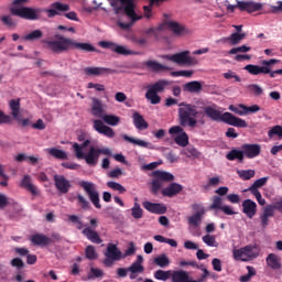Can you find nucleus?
I'll return each instance as SVG.
<instances>
[{
	"mask_svg": "<svg viewBox=\"0 0 282 282\" xmlns=\"http://www.w3.org/2000/svg\"><path fill=\"white\" fill-rule=\"evenodd\" d=\"M178 124L169 129L170 135H176L174 138L175 144L178 147H188V134L184 131L182 127H191V129H195L197 127V116L199 111H197V106L193 104L181 102L178 105Z\"/></svg>",
	"mask_w": 282,
	"mask_h": 282,
	"instance_id": "1",
	"label": "nucleus"
},
{
	"mask_svg": "<svg viewBox=\"0 0 282 282\" xmlns=\"http://www.w3.org/2000/svg\"><path fill=\"white\" fill-rule=\"evenodd\" d=\"M45 45L53 54H63L70 50H80V52H100L96 46L89 43L76 42L72 37H65L62 34H55L54 40L45 41Z\"/></svg>",
	"mask_w": 282,
	"mask_h": 282,
	"instance_id": "2",
	"label": "nucleus"
},
{
	"mask_svg": "<svg viewBox=\"0 0 282 282\" xmlns=\"http://www.w3.org/2000/svg\"><path fill=\"white\" fill-rule=\"evenodd\" d=\"M23 3H28V0H14L10 8V14L25 21H41L43 19V8L23 7Z\"/></svg>",
	"mask_w": 282,
	"mask_h": 282,
	"instance_id": "3",
	"label": "nucleus"
},
{
	"mask_svg": "<svg viewBox=\"0 0 282 282\" xmlns=\"http://www.w3.org/2000/svg\"><path fill=\"white\" fill-rule=\"evenodd\" d=\"M204 113L207 116V118L214 120V122H225V124H229L230 127H238L239 129H246L248 127V122H246V120L236 117L230 112L221 113V111L210 106L204 108Z\"/></svg>",
	"mask_w": 282,
	"mask_h": 282,
	"instance_id": "4",
	"label": "nucleus"
},
{
	"mask_svg": "<svg viewBox=\"0 0 282 282\" xmlns=\"http://www.w3.org/2000/svg\"><path fill=\"white\" fill-rule=\"evenodd\" d=\"M110 6L113 9L115 14L123 12L128 19L132 20V22L142 20V15L135 13V0H112Z\"/></svg>",
	"mask_w": 282,
	"mask_h": 282,
	"instance_id": "5",
	"label": "nucleus"
},
{
	"mask_svg": "<svg viewBox=\"0 0 282 282\" xmlns=\"http://www.w3.org/2000/svg\"><path fill=\"white\" fill-rule=\"evenodd\" d=\"M91 113L95 118H100L110 127H118L120 124V117L116 115H106L105 108H102V101L98 98H93Z\"/></svg>",
	"mask_w": 282,
	"mask_h": 282,
	"instance_id": "6",
	"label": "nucleus"
},
{
	"mask_svg": "<svg viewBox=\"0 0 282 282\" xmlns=\"http://www.w3.org/2000/svg\"><path fill=\"white\" fill-rule=\"evenodd\" d=\"M171 85L167 79H160L148 87L145 93V98L151 102V105H160L162 102V97L158 94H162Z\"/></svg>",
	"mask_w": 282,
	"mask_h": 282,
	"instance_id": "7",
	"label": "nucleus"
},
{
	"mask_svg": "<svg viewBox=\"0 0 282 282\" xmlns=\"http://www.w3.org/2000/svg\"><path fill=\"white\" fill-rule=\"evenodd\" d=\"M166 29L171 30V32H173V34H175L176 36H186V34H191V30H188L183 24H180L178 22H175V21H165L158 28H154V32L152 33V36H154V39H160V32Z\"/></svg>",
	"mask_w": 282,
	"mask_h": 282,
	"instance_id": "8",
	"label": "nucleus"
},
{
	"mask_svg": "<svg viewBox=\"0 0 282 282\" xmlns=\"http://www.w3.org/2000/svg\"><path fill=\"white\" fill-rule=\"evenodd\" d=\"M161 58L172 61V63H176V65L186 67H193V65L199 63L196 57L191 56V51H183L173 55H162Z\"/></svg>",
	"mask_w": 282,
	"mask_h": 282,
	"instance_id": "9",
	"label": "nucleus"
},
{
	"mask_svg": "<svg viewBox=\"0 0 282 282\" xmlns=\"http://www.w3.org/2000/svg\"><path fill=\"white\" fill-rule=\"evenodd\" d=\"M237 8L240 10V12H248L249 14H252V12H259V10H262L263 4L260 2L237 0V4L227 6L228 12H235Z\"/></svg>",
	"mask_w": 282,
	"mask_h": 282,
	"instance_id": "10",
	"label": "nucleus"
},
{
	"mask_svg": "<svg viewBox=\"0 0 282 282\" xmlns=\"http://www.w3.org/2000/svg\"><path fill=\"white\" fill-rule=\"evenodd\" d=\"M105 257L106 259H104L102 263L106 268H111L116 261H121V259H123L122 251H120L115 243H108Z\"/></svg>",
	"mask_w": 282,
	"mask_h": 282,
	"instance_id": "11",
	"label": "nucleus"
},
{
	"mask_svg": "<svg viewBox=\"0 0 282 282\" xmlns=\"http://www.w3.org/2000/svg\"><path fill=\"white\" fill-rule=\"evenodd\" d=\"M79 186L85 191V193L88 195L93 206L95 208H102V205H100V194H98V191L96 189V184L87 182V181H80Z\"/></svg>",
	"mask_w": 282,
	"mask_h": 282,
	"instance_id": "12",
	"label": "nucleus"
},
{
	"mask_svg": "<svg viewBox=\"0 0 282 282\" xmlns=\"http://www.w3.org/2000/svg\"><path fill=\"white\" fill-rule=\"evenodd\" d=\"M99 47H102L104 50H110L111 52H115L120 56H133V55L138 56V54H140L139 52L128 50L123 45L117 44L115 42H109V41H100Z\"/></svg>",
	"mask_w": 282,
	"mask_h": 282,
	"instance_id": "13",
	"label": "nucleus"
},
{
	"mask_svg": "<svg viewBox=\"0 0 282 282\" xmlns=\"http://www.w3.org/2000/svg\"><path fill=\"white\" fill-rule=\"evenodd\" d=\"M101 155H111V150L108 148H90L87 154H84V159L88 166H96L98 159Z\"/></svg>",
	"mask_w": 282,
	"mask_h": 282,
	"instance_id": "14",
	"label": "nucleus"
},
{
	"mask_svg": "<svg viewBox=\"0 0 282 282\" xmlns=\"http://www.w3.org/2000/svg\"><path fill=\"white\" fill-rule=\"evenodd\" d=\"M69 4L62 2H54L51 4V9H43L46 12L48 19H54V17H61L63 12H69Z\"/></svg>",
	"mask_w": 282,
	"mask_h": 282,
	"instance_id": "15",
	"label": "nucleus"
},
{
	"mask_svg": "<svg viewBox=\"0 0 282 282\" xmlns=\"http://www.w3.org/2000/svg\"><path fill=\"white\" fill-rule=\"evenodd\" d=\"M209 210H221L225 215H237V213L232 210L231 206H224V198H221V196H214L212 198Z\"/></svg>",
	"mask_w": 282,
	"mask_h": 282,
	"instance_id": "16",
	"label": "nucleus"
},
{
	"mask_svg": "<svg viewBox=\"0 0 282 282\" xmlns=\"http://www.w3.org/2000/svg\"><path fill=\"white\" fill-rule=\"evenodd\" d=\"M55 188L61 193L62 195H67L69 191L72 189V183L69 180L65 177V175H58L55 174L53 176Z\"/></svg>",
	"mask_w": 282,
	"mask_h": 282,
	"instance_id": "17",
	"label": "nucleus"
},
{
	"mask_svg": "<svg viewBox=\"0 0 282 282\" xmlns=\"http://www.w3.org/2000/svg\"><path fill=\"white\" fill-rule=\"evenodd\" d=\"M242 153L248 160H254L261 155V145L258 143H245L241 145Z\"/></svg>",
	"mask_w": 282,
	"mask_h": 282,
	"instance_id": "18",
	"label": "nucleus"
},
{
	"mask_svg": "<svg viewBox=\"0 0 282 282\" xmlns=\"http://www.w3.org/2000/svg\"><path fill=\"white\" fill-rule=\"evenodd\" d=\"M93 128L95 129V131H97V133L106 135V138L116 137V131H113V128L106 126L100 119L93 120Z\"/></svg>",
	"mask_w": 282,
	"mask_h": 282,
	"instance_id": "19",
	"label": "nucleus"
},
{
	"mask_svg": "<svg viewBox=\"0 0 282 282\" xmlns=\"http://www.w3.org/2000/svg\"><path fill=\"white\" fill-rule=\"evenodd\" d=\"M143 208L148 210V213H152L153 215H165L167 208L162 203H151L145 200L142 203Z\"/></svg>",
	"mask_w": 282,
	"mask_h": 282,
	"instance_id": "20",
	"label": "nucleus"
},
{
	"mask_svg": "<svg viewBox=\"0 0 282 282\" xmlns=\"http://www.w3.org/2000/svg\"><path fill=\"white\" fill-rule=\"evenodd\" d=\"M84 72L86 76H109L116 74L115 69L107 67H86Z\"/></svg>",
	"mask_w": 282,
	"mask_h": 282,
	"instance_id": "21",
	"label": "nucleus"
},
{
	"mask_svg": "<svg viewBox=\"0 0 282 282\" xmlns=\"http://www.w3.org/2000/svg\"><path fill=\"white\" fill-rule=\"evenodd\" d=\"M21 188H24L25 191H29L31 195L39 196L41 195V192L39 191V187L32 183V176L24 175L23 178L20 182Z\"/></svg>",
	"mask_w": 282,
	"mask_h": 282,
	"instance_id": "22",
	"label": "nucleus"
},
{
	"mask_svg": "<svg viewBox=\"0 0 282 282\" xmlns=\"http://www.w3.org/2000/svg\"><path fill=\"white\" fill-rule=\"evenodd\" d=\"M31 242L33 243V246H40L41 248H45V246H50V243H54L52 238L43 234H34L31 237Z\"/></svg>",
	"mask_w": 282,
	"mask_h": 282,
	"instance_id": "23",
	"label": "nucleus"
},
{
	"mask_svg": "<svg viewBox=\"0 0 282 282\" xmlns=\"http://www.w3.org/2000/svg\"><path fill=\"white\" fill-rule=\"evenodd\" d=\"M242 213L252 219L257 215V203L252 199H246L242 202Z\"/></svg>",
	"mask_w": 282,
	"mask_h": 282,
	"instance_id": "24",
	"label": "nucleus"
},
{
	"mask_svg": "<svg viewBox=\"0 0 282 282\" xmlns=\"http://www.w3.org/2000/svg\"><path fill=\"white\" fill-rule=\"evenodd\" d=\"M184 191V187L178 183H171L167 187L162 189L163 197H175L180 195V192Z\"/></svg>",
	"mask_w": 282,
	"mask_h": 282,
	"instance_id": "25",
	"label": "nucleus"
},
{
	"mask_svg": "<svg viewBox=\"0 0 282 282\" xmlns=\"http://www.w3.org/2000/svg\"><path fill=\"white\" fill-rule=\"evenodd\" d=\"M82 235L88 239V241H91V243H101L102 238H100V235H98V231L91 229V227H86L83 229Z\"/></svg>",
	"mask_w": 282,
	"mask_h": 282,
	"instance_id": "26",
	"label": "nucleus"
},
{
	"mask_svg": "<svg viewBox=\"0 0 282 282\" xmlns=\"http://www.w3.org/2000/svg\"><path fill=\"white\" fill-rule=\"evenodd\" d=\"M245 70L251 76H259L260 74H268L270 73V67H263L254 64H248L245 66Z\"/></svg>",
	"mask_w": 282,
	"mask_h": 282,
	"instance_id": "27",
	"label": "nucleus"
},
{
	"mask_svg": "<svg viewBox=\"0 0 282 282\" xmlns=\"http://www.w3.org/2000/svg\"><path fill=\"white\" fill-rule=\"evenodd\" d=\"M132 120L135 129H139V131L149 129V122L144 120V117L140 112L134 111L132 115Z\"/></svg>",
	"mask_w": 282,
	"mask_h": 282,
	"instance_id": "28",
	"label": "nucleus"
},
{
	"mask_svg": "<svg viewBox=\"0 0 282 282\" xmlns=\"http://www.w3.org/2000/svg\"><path fill=\"white\" fill-rule=\"evenodd\" d=\"M265 262L271 270H281L282 268L281 258L275 253H269L265 258Z\"/></svg>",
	"mask_w": 282,
	"mask_h": 282,
	"instance_id": "29",
	"label": "nucleus"
},
{
	"mask_svg": "<svg viewBox=\"0 0 282 282\" xmlns=\"http://www.w3.org/2000/svg\"><path fill=\"white\" fill-rule=\"evenodd\" d=\"M145 67L148 69H151V72L160 73V72H171V67L160 64V62L156 61H148L145 62Z\"/></svg>",
	"mask_w": 282,
	"mask_h": 282,
	"instance_id": "30",
	"label": "nucleus"
},
{
	"mask_svg": "<svg viewBox=\"0 0 282 282\" xmlns=\"http://www.w3.org/2000/svg\"><path fill=\"white\" fill-rule=\"evenodd\" d=\"M245 158L246 156L243 154V149L241 150L232 149L226 154V159L229 160V162H235V160H238L240 164H243Z\"/></svg>",
	"mask_w": 282,
	"mask_h": 282,
	"instance_id": "31",
	"label": "nucleus"
},
{
	"mask_svg": "<svg viewBox=\"0 0 282 282\" xmlns=\"http://www.w3.org/2000/svg\"><path fill=\"white\" fill-rule=\"evenodd\" d=\"M184 91H188V94H200L203 86L202 82H188L183 86Z\"/></svg>",
	"mask_w": 282,
	"mask_h": 282,
	"instance_id": "32",
	"label": "nucleus"
},
{
	"mask_svg": "<svg viewBox=\"0 0 282 282\" xmlns=\"http://www.w3.org/2000/svg\"><path fill=\"white\" fill-rule=\"evenodd\" d=\"M270 217H274V213L272 212V207L267 206L260 215L262 228H268V226H270Z\"/></svg>",
	"mask_w": 282,
	"mask_h": 282,
	"instance_id": "33",
	"label": "nucleus"
},
{
	"mask_svg": "<svg viewBox=\"0 0 282 282\" xmlns=\"http://www.w3.org/2000/svg\"><path fill=\"white\" fill-rule=\"evenodd\" d=\"M243 39H246V33H232L230 36L228 37H223L220 41L223 43H230V45H239V43H241V41H243Z\"/></svg>",
	"mask_w": 282,
	"mask_h": 282,
	"instance_id": "34",
	"label": "nucleus"
},
{
	"mask_svg": "<svg viewBox=\"0 0 282 282\" xmlns=\"http://www.w3.org/2000/svg\"><path fill=\"white\" fill-rule=\"evenodd\" d=\"M9 107L11 109V116L14 120H19V113L21 112V99H11Z\"/></svg>",
	"mask_w": 282,
	"mask_h": 282,
	"instance_id": "35",
	"label": "nucleus"
},
{
	"mask_svg": "<svg viewBox=\"0 0 282 282\" xmlns=\"http://www.w3.org/2000/svg\"><path fill=\"white\" fill-rule=\"evenodd\" d=\"M153 177H158L161 183L173 182L175 180L173 174L160 170L153 172Z\"/></svg>",
	"mask_w": 282,
	"mask_h": 282,
	"instance_id": "36",
	"label": "nucleus"
},
{
	"mask_svg": "<svg viewBox=\"0 0 282 282\" xmlns=\"http://www.w3.org/2000/svg\"><path fill=\"white\" fill-rule=\"evenodd\" d=\"M153 263H155V265H158L159 268H169V265H171V259H169V256H166V253H163L154 258Z\"/></svg>",
	"mask_w": 282,
	"mask_h": 282,
	"instance_id": "37",
	"label": "nucleus"
},
{
	"mask_svg": "<svg viewBox=\"0 0 282 282\" xmlns=\"http://www.w3.org/2000/svg\"><path fill=\"white\" fill-rule=\"evenodd\" d=\"M154 279H156V281H169V279H173V271L156 270L154 272Z\"/></svg>",
	"mask_w": 282,
	"mask_h": 282,
	"instance_id": "38",
	"label": "nucleus"
},
{
	"mask_svg": "<svg viewBox=\"0 0 282 282\" xmlns=\"http://www.w3.org/2000/svg\"><path fill=\"white\" fill-rule=\"evenodd\" d=\"M268 184V177H262L253 182V184L247 189L249 193H259V188Z\"/></svg>",
	"mask_w": 282,
	"mask_h": 282,
	"instance_id": "39",
	"label": "nucleus"
},
{
	"mask_svg": "<svg viewBox=\"0 0 282 282\" xmlns=\"http://www.w3.org/2000/svg\"><path fill=\"white\" fill-rule=\"evenodd\" d=\"M47 153L52 155V158H55V160H67V152L52 148L47 150Z\"/></svg>",
	"mask_w": 282,
	"mask_h": 282,
	"instance_id": "40",
	"label": "nucleus"
},
{
	"mask_svg": "<svg viewBox=\"0 0 282 282\" xmlns=\"http://www.w3.org/2000/svg\"><path fill=\"white\" fill-rule=\"evenodd\" d=\"M102 276H105V271L94 267L90 268V271L87 274V279H89L90 281H93L94 279H102Z\"/></svg>",
	"mask_w": 282,
	"mask_h": 282,
	"instance_id": "41",
	"label": "nucleus"
},
{
	"mask_svg": "<svg viewBox=\"0 0 282 282\" xmlns=\"http://www.w3.org/2000/svg\"><path fill=\"white\" fill-rule=\"evenodd\" d=\"M191 208L194 215H199L200 217L206 215V207L204 206V203H194L191 205Z\"/></svg>",
	"mask_w": 282,
	"mask_h": 282,
	"instance_id": "42",
	"label": "nucleus"
},
{
	"mask_svg": "<svg viewBox=\"0 0 282 282\" xmlns=\"http://www.w3.org/2000/svg\"><path fill=\"white\" fill-rule=\"evenodd\" d=\"M232 254L235 261H248L245 247L240 249H234Z\"/></svg>",
	"mask_w": 282,
	"mask_h": 282,
	"instance_id": "43",
	"label": "nucleus"
},
{
	"mask_svg": "<svg viewBox=\"0 0 282 282\" xmlns=\"http://www.w3.org/2000/svg\"><path fill=\"white\" fill-rule=\"evenodd\" d=\"M203 219H204V216H199V214H193L187 218V223H188V226H194V228H197L202 224Z\"/></svg>",
	"mask_w": 282,
	"mask_h": 282,
	"instance_id": "44",
	"label": "nucleus"
},
{
	"mask_svg": "<svg viewBox=\"0 0 282 282\" xmlns=\"http://www.w3.org/2000/svg\"><path fill=\"white\" fill-rule=\"evenodd\" d=\"M122 138H123V140H126V142H130L131 144H137L138 147H143V148L149 147V143L144 140L134 139V138L129 137L127 134H123Z\"/></svg>",
	"mask_w": 282,
	"mask_h": 282,
	"instance_id": "45",
	"label": "nucleus"
},
{
	"mask_svg": "<svg viewBox=\"0 0 282 282\" xmlns=\"http://www.w3.org/2000/svg\"><path fill=\"white\" fill-rule=\"evenodd\" d=\"M160 1H166V0H150V4L143 7V12H144L145 19H151V17L153 14V4L160 3Z\"/></svg>",
	"mask_w": 282,
	"mask_h": 282,
	"instance_id": "46",
	"label": "nucleus"
},
{
	"mask_svg": "<svg viewBox=\"0 0 282 282\" xmlns=\"http://www.w3.org/2000/svg\"><path fill=\"white\" fill-rule=\"evenodd\" d=\"M247 89L250 94H253V96H256L257 98H259V96H263V88L257 84L248 85Z\"/></svg>",
	"mask_w": 282,
	"mask_h": 282,
	"instance_id": "47",
	"label": "nucleus"
},
{
	"mask_svg": "<svg viewBox=\"0 0 282 282\" xmlns=\"http://www.w3.org/2000/svg\"><path fill=\"white\" fill-rule=\"evenodd\" d=\"M40 39H43V31L41 30H34L24 35V41H39Z\"/></svg>",
	"mask_w": 282,
	"mask_h": 282,
	"instance_id": "48",
	"label": "nucleus"
},
{
	"mask_svg": "<svg viewBox=\"0 0 282 282\" xmlns=\"http://www.w3.org/2000/svg\"><path fill=\"white\" fill-rule=\"evenodd\" d=\"M237 173L240 180H243L245 182L248 180H252V177H254L256 175L254 170H239Z\"/></svg>",
	"mask_w": 282,
	"mask_h": 282,
	"instance_id": "49",
	"label": "nucleus"
},
{
	"mask_svg": "<svg viewBox=\"0 0 282 282\" xmlns=\"http://www.w3.org/2000/svg\"><path fill=\"white\" fill-rule=\"evenodd\" d=\"M245 252L247 254V261H250V259H257V257H259V251H257V248L253 246H246Z\"/></svg>",
	"mask_w": 282,
	"mask_h": 282,
	"instance_id": "50",
	"label": "nucleus"
},
{
	"mask_svg": "<svg viewBox=\"0 0 282 282\" xmlns=\"http://www.w3.org/2000/svg\"><path fill=\"white\" fill-rule=\"evenodd\" d=\"M239 109L245 110V116H248V113H257L258 111H261V107H259V105H252L248 107L243 104H240Z\"/></svg>",
	"mask_w": 282,
	"mask_h": 282,
	"instance_id": "51",
	"label": "nucleus"
},
{
	"mask_svg": "<svg viewBox=\"0 0 282 282\" xmlns=\"http://www.w3.org/2000/svg\"><path fill=\"white\" fill-rule=\"evenodd\" d=\"M85 254H86V259H89V261H94L95 259H98V253H96V247L91 245L86 247Z\"/></svg>",
	"mask_w": 282,
	"mask_h": 282,
	"instance_id": "52",
	"label": "nucleus"
},
{
	"mask_svg": "<svg viewBox=\"0 0 282 282\" xmlns=\"http://www.w3.org/2000/svg\"><path fill=\"white\" fill-rule=\"evenodd\" d=\"M129 41L139 47H147V37H139L138 35H130Z\"/></svg>",
	"mask_w": 282,
	"mask_h": 282,
	"instance_id": "53",
	"label": "nucleus"
},
{
	"mask_svg": "<svg viewBox=\"0 0 282 282\" xmlns=\"http://www.w3.org/2000/svg\"><path fill=\"white\" fill-rule=\"evenodd\" d=\"M181 155H185L186 158H197L199 155V152L195 147H188L185 150L181 151Z\"/></svg>",
	"mask_w": 282,
	"mask_h": 282,
	"instance_id": "54",
	"label": "nucleus"
},
{
	"mask_svg": "<svg viewBox=\"0 0 282 282\" xmlns=\"http://www.w3.org/2000/svg\"><path fill=\"white\" fill-rule=\"evenodd\" d=\"M76 199L78 200L82 210H89V208H91L89 200H87V198H85V196L82 194H77Z\"/></svg>",
	"mask_w": 282,
	"mask_h": 282,
	"instance_id": "55",
	"label": "nucleus"
},
{
	"mask_svg": "<svg viewBox=\"0 0 282 282\" xmlns=\"http://www.w3.org/2000/svg\"><path fill=\"white\" fill-rule=\"evenodd\" d=\"M107 186L108 188H112V191H118L121 195H124V193H127V188L120 185V183L110 181L107 183Z\"/></svg>",
	"mask_w": 282,
	"mask_h": 282,
	"instance_id": "56",
	"label": "nucleus"
},
{
	"mask_svg": "<svg viewBox=\"0 0 282 282\" xmlns=\"http://www.w3.org/2000/svg\"><path fill=\"white\" fill-rule=\"evenodd\" d=\"M131 215L133 219H142L143 210L138 203H134V206L131 208Z\"/></svg>",
	"mask_w": 282,
	"mask_h": 282,
	"instance_id": "57",
	"label": "nucleus"
},
{
	"mask_svg": "<svg viewBox=\"0 0 282 282\" xmlns=\"http://www.w3.org/2000/svg\"><path fill=\"white\" fill-rule=\"evenodd\" d=\"M68 220L70 224H75L77 230H83V228H85V224H83V220H80V218L76 215H69Z\"/></svg>",
	"mask_w": 282,
	"mask_h": 282,
	"instance_id": "58",
	"label": "nucleus"
},
{
	"mask_svg": "<svg viewBox=\"0 0 282 282\" xmlns=\"http://www.w3.org/2000/svg\"><path fill=\"white\" fill-rule=\"evenodd\" d=\"M274 135H278V138H282V126H274L268 131V137L270 138V140H272Z\"/></svg>",
	"mask_w": 282,
	"mask_h": 282,
	"instance_id": "59",
	"label": "nucleus"
},
{
	"mask_svg": "<svg viewBox=\"0 0 282 282\" xmlns=\"http://www.w3.org/2000/svg\"><path fill=\"white\" fill-rule=\"evenodd\" d=\"M129 272H132V274H142L144 272V267L142 264L133 262L129 268Z\"/></svg>",
	"mask_w": 282,
	"mask_h": 282,
	"instance_id": "60",
	"label": "nucleus"
},
{
	"mask_svg": "<svg viewBox=\"0 0 282 282\" xmlns=\"http://www.w3.org/2000/svg\"><path fill=\"white\" fill-rule=\"evenodd\" d=\"M1 21L3 25H7V28H15L17 26V21L12 19V15H3L1 18Z\"/></svg>",
	"mask_w": 282,
	"mask_h": 282,
	"instance_id": "61",
	"label": "nucleus"
},
{
	"mask_svg": "<svg viewBox=\"0 0 282 282\" xmlns=\"http://www.w3.org/2000/svg\"><path fill=\"white\" fill-rule=\"evenodd\" d=\"M135 254V243L133 241L129 242L128 249L122 253V259H127V257H133Z\"/></svg>",
	"mask_w": 282,
	"mask_h": 282,
	"instance_id": "62",
	"label": "nucleus"
},
{
	"mask_svg": "<svg viewBox=\"0 0 282 282\" xmlns=\"http://www.w3.org/2000/svg\"><path fill=\"white\" fill-rule=\"evenodd\" d=\"M151 185H152L151 191H152L153 195H158V193H160V188H162V183L160 182V180L158 177H154L152 180Z\"/></svg>",
	"mask_w": 282,
	"mask_h": 282,
	"instance_id": "63",
	"label": "nucleus"
},
{
	"mask_svg": "<svg viewBox=\"0 0 282 282\" xmlns=\"http://www.w3.org/2000/svg\"><path fill=\"white\" fill-rule=\"evenodd\" d=\"M252 48L250 46H246V45H242V46H238V47H234L229 51V54H246V52H250Z\"/></svg>",
	"mask_w": 282,
	"mask_h": 282,
	"instance_id": "64",
	"label": "nucleus"
}]
</instances>
